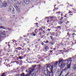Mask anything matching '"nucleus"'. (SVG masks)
<instances>
[{
	"label": "nucleus",
	"instance_id": "26",
	"mask_svg": "<svg viewBox=\"0 0 76 76\" xmlns=\"http://www.w3.org/2000/svg\"><path fill=\"white\" fill-rule=\"evenodd\" d=\"M49 44H51V45H54V44L51 42H49Z\"/></svg>",
	"mask_w": 76,
	"mask_h": 76
},
{
	"label": "nucleus",
	"instance_id": "15",
	"mask_svg": "<svg viewBox=\"0 0 76 76\" xmlns=\"http://www.w3.org/2000/svg\"><path fill=\"white\" fill-rule=\"evenodd\" d=\"M54 17H46L45 18V19H53Z\"/></svg>",
	"mask_w": 76,
	"mask_h": 76
},
{
	"label": "nucleus",
	"instance_id": "17",
	"mask_svg": "<svg viewBox=\"0 0 76 76\" xmlns=\"http://www.w3.org/2000/svg\"><path fill=\"white\" fill-rule=\"evenodd\" d=\"M71 76H76V75H75V73H73L71 75Z\"/></svg>",
	"mask_w": 76,
	"mask_h": 76
},
{
	"label": "nucleus",
	"instance_id": "35",
	"mask_svg": "<svg viewBox=\"0 0 76 76\" xmlns=\"http://www.w3.org/2000/svg\"><path fill=\"white\" fill-rule=\"evenodd\" d=\"M42 45H44V43H43V42H42Z\"/></svg>",
	"mask_w": 76,
	"mask_h": 76
},
{
	"label": "nucleus",
	"instance_id": "18",
	"mask_svg": "<svg viewBox=\"0 0 76 76\" xmlns=\"http://www.w3.org/2000/svg\"><path fill=\"white\" fill-rule=\"evenodd\" d=\"M0 29H5V28L4 26H0Z\"/></svg>",
	"mask_w": 76,
	"mask_h": 76
},
{
	"label": "nucleus",
	"instance_id": "14",
	"mask_svg": "<svg viewBox=\"0 0 76 76\" xmlns=\"http://www.w3.org/2000/svg\"><path fill=\"white\" fill-rule=\"evenodd\" d=\"M21 76H25V74L24 73H22L21 75ZM26 76H29V74H27L26 75Z\"/></svg>",
	"mask_w": 76,
	"mask_h": 76
},
{
	"label": "nucleus",
	"instance_id": "34",
	"mask_svg": "<svg viewBox=\"0 0 76 76\" xmlns=\"http://www.w3.org/2000/svg\"><path fill=\"white\" fill-rule=\"evenodd\" d=\"M60 13H61V12H57V13H58V14H60Z\"/></svg>",
	"mask_w": 76,
	"mask_h": 76
},
{
	"label": "nucleus",
	"instance_id": "10",
	"mask_svg": "<svg viewBox=\"0 0 76 76\" xmlns=\"http://www.w3.org/2000/svg\"><path fill=\"white\" fill-rule=\"evenodd\" d=\"M24 1L26 4H28L29 3V1L28 0H24Z\"/></svg>",
	"mask_w": 76,
	"mask_h": 76
},
{
	"label": "nucleus",
	"instance_id": "12",
	"mask_svg": "<svg viewBox=\"0 0 76 76\" xmlns=\"http://www.w3.org/2000/svg\"><path fill=\"white\" fill-rule=\"evenodd\" d=\"M3 7V3L0 0V8H2Z\"/></svg>",
	"mask_w": 76,
	"mask_h": 76
},
{
	"label": "nucleus",
	"instance_id": "29",
	"mask_svg": "<svg viewBox=\"0 0 76 76\" xmlns=\"http://www.w3.org/2000/svg\"><path fill=\"white\" fill-rule=\"evenodd\" d=\"M18 48V50H20L21 49V48L20 47H19L18 48Z\"/></svg>",
	"mask_w": 76,
	"mask_h": 76
},
{
	"label": "nucleus",
	"instance_id": "47",
	"mask_svg": "<svg viewBox=\"0 0 76 76\" xmlns=\"http://www.w3.org/2000/svg\"><path fill=\"white\" fill-rule=\"evenodd\" d=\"M52 36L53 35V34H52Z\"/></svg>",
	"mask_w": 76,
	"mask_h": 76
},
{
	"label": "nucleus",
	"instance_id": "19",
	"mask_svg": "<svg viewBox=\"0 0 76 76\" xmlns=\"http://www.w3.org/2000/svg\"><path fill=\"white\" fill-rule=\"evenodd\" d=\"M36 75V73H33L32 75V76H35Z\"/></svg>",
	"mask_w": 76,
	"mask_h": 76
},
{
	"label": "nucleus",
	"instance_id": "4",
	"mask_svg": "<svg viewBox=\"0 0 76 76\" xmlns=\"http://www.w3.org/2000/svg\"><path fill=\"white\" fill-rule=\"evenodd\" d=\"M8 10H10L11 13H12V14H14L15 13V9L13 8V7L12 6H10V7L9 8H8Z\"/></svg>",
	"mask_w": 76,
	"mask_h": 76
},
{
	"label": "nucleus",
	"instance_id": "51",
	"mask_svg": "<svg viewBox=\"0 0 76 76\" xmlns=\"http://www.w3.org/2000/svg\"><path fill=\"white\" fill-rule=\"evenodd\" d=\"M10 30H11V29H10Z\"/></svg>",
	"mask_w": 76,
	"mask_h": 76
},
{
	"label": "nucleus",
	"instance_id": "31",
	"mask_svg": "<svg viewBox=\"0 0 76 76\" xmlns=\"http://www.w3.org/2000/svg\"><path fill=\"white\" fill-rule=\"evenodd\" d=\"M38 72H39L38 70H37V71L36 72V73H38Z\"/></svg>",
	"mask_w": 76,
	"mask_h": 76
},
{
	"label": "nucleus",
	"instance_id": "13",
	"mask_svg": "<svg viewBox=\"0 0 76 76\" xmlns=\"http://www.w3.org/2000/svg\"><path fill=\"white\" fill-rule=\"evenodd\" d=\"M72 68L73 69H76V64L72 66Z\"/></svg>",
	"mask_w": 76,
	"mask_h": 76
},
{
	"label": "nucleus",
	"instance_id": "7",
	"mask_svg": "<svg viewBox=\"0 0 76 76\" xmlns=\"http://www.w3.org/2000/svg\"><path fill=\"white\" fill-rule=\"evenodd\" d=\"M44 74L45 76H50V72H48L47 71H46V72H45Z\"/></svg>",
	"mask_w": 76,
	"mask_h": 76
},
{
	"label": "nucleus",
	"instance_id": "25",
	"mask_svg": "<svg viewBox=\"0 0 76 76\" xmlns=\"http://www.w3.org/2000/svg\"><path fill=\"white\" fill-rule=\"evenodd\" d=\"M10 0L12 2H13V1H16V0Z\"/></svg>",
	"mask_w": 76,
	"mask_h": 76
},
{
	"label": "nucleus",
	"instance_id": "45",
	"mask_svg": "<svg viewBox=\"0 0 76 76\" xmlns=\"http://www.w3.org/2000/svg\"><path fill=\"white\" fill-rule=\"evenodd\" d=\"M3 32H4V33L5 32V31H3Z\"/></svg>",
	"mask_w": 76,
	"mask_h": 76
},
{
	"label": "nucleus",
	"instance_id": "46",
	"mask_svg": "<svg viewBox=\"0 0 76 76\" xmlns=\"http://www.w3.org/2000/svg\"><path fill=\"white\" fill-rule=\"evenodd\" d=\"M75 35V33H74L73 34V35Z\"/></svg>",
	"mask_w": 76,
	"mask_h": 76
},
{
	"label": "nucleus",
	"instance_id": "53",
	"mask_svg": "<svg viewBox=\"0 0 76 76\" xmlns=\"http://www.w3.org/2000/svg\"><path fill=\"white\" fill-rule=\"evenodd\" d=\"M47 35H48V34H47Z\"/></svg>",
	"mask_w": 76,
	"mask_h": 76
},
{
	"label": "nucleus",
	"instance_id": "54",
	"mask_svg": "<svg viewBox=\"0 0 76 76\" xmlns=\"http://www.w3.org/2000/svg\"><path fill=\"white\" fill-rule=\"evenodd\" d=\"M47 22H48V21H47Z\"/></svg>",
	"mask_w": 76,
	"mask_h": 76
},
{
	"label": "nucleus",
	"instance_id": "42",
	"mask_svg": "<svg viewBox=\"0 0 76 76\" xmlns=\"http://www.w3.org/2000/svg\"><path fill=\"white\" fill-rule=\"evenodd\" d=\"M61 16H63V13H62V14H61Z\"/></svg>",
	"mask_w": 76,
	"mask_h": 76
},
{
	"label": "nucleus",
	"instance_id": "52",
	"mask_svg": "<svg viewBox=\"0 0 76 76\" xmlns=\"http://www.w3.org/2000/svg\"><path fill=\"white\" fill-rule=\"evenodd\" d=\"M37 25H38V23L37 24Z\"/></svg>",
	"mask_w": 76,
	"mask_h": 76
},
{
	"label": "nucleus",
	"instance_id": "38",
	"mask_svg": "<svg viewBox=\"0 0 76 76\" xmlns=\"http://www.w3.org/2000/svg\"><path fill=\"white\" fill-rule=\"evenodd\" d=\"M35 34H33V36H35Z\"/></svg>",
	"mask_w": 76,
	"mask_h": 76
},
{
	"label": "nucleus",
	"instance_id": "50",
	"mask_svg": "<svg viewBox=\"0 0 76 76\" xmlns=\"http://www.w3.org/2000/svg\"><path fill=\"white\" fill-rule=\"evenodd\" d=\"M64 17H66V16H65Z\"/></svg>",
	"mask_w": 76,
	"mask_h": 76
},
{
	"label": "nucleus",
	"instance_id": "43",
	"mask_svg": "<svg viewBox=\"0 0 76 76\" xmlns=\"http://www.w3.org/2000/svg\"><path fill=\"white\" fill-rule=\"evenodd\" d=\"M60 28V26H58V28Z\"/></svg>",
	"mask_w": 76,
	"mask_h": 76
},
{
	"label": "nucleus",
	"instance_id": "22",
	"mask_svg": "<svg viewBox=\"0 0 76 76\" xmlns=\"http://www.w3.org/2000/svg\"><path fill=\"white\" fill-rule=\"evenodd\" d=\"M35 33H38V29H36L35 31Z\"/></svg>",
	"mask_w": 76,
	"mask_h": 76
},
{
	"label": "nucleus",
	"instance_id": "11",
	"mask_svg": "<svg viewBox=\"0 0 76 76\" xmlns=\"http://www.w3.org/2000/svg\"><path fill=\"white\" fill-rule=\"evenodd\" d=\"M63 19V17H62L60 19V21L59 22V23H60V25H61V23H63V21H63V20H62V19Z\"/></svg>",
	"mask_w": 76,
	"mask_h": 76
},
{
	"label": "nucleus",
	"instance_id": "27",
	"mask_svg": "<svg viewBox=\"0 0 76 76\" xmlns=\"http://www.w3.org/2000/svg\"><path fill=\"white\" fill-rule=\"evenodd\" d=\"M32 67L34 68H35V67H36V65L33 66Z\"/></svg>",
	"mask_w": 76,
	"mask_h": 76
},
{
	"label": "nucleus",
	"instance_id": "16",
	"mask_svg": "<svg viewBox=\"0 0 76 76\" xmlns=\"http://www.w3.org/2000/svg\"><path fill=\"white\" fill-rule=\"evenodd\" d=\"M74 60L75 61H76V55H75L73 57Z\"/></svg>",
	"mask_w": 76,
	"mask_h": 76
},
{
	"label": "nucleus",
	"instance_id": "6",
	"mask_svg": "<svg viewBox=\"0 0 76 76\" xmlns=\"http://www.w3.org/2000/svg\"><path fill=\"white\" fill-rule=\"evenodd\" d=\"M3 6L4 7H6L7 6V2L6 1H4Z\"/></svg>",
	"mask_w": 76,
	"mask_h": 76
},
{
	"label": "nucleus",
	"instance_id": "20",
	"mask_svg": "<svg viewBox=\"0 0 76 76\" xmlns=\"http://www.w3.org/2000/svg\"><path fill=\"white\" fill-rule=\"evenodd\" d=\"M21 4V1H18V4Z\"/></svg>",
	"mask_w": 76,
	"mask_h": 76
},
{
	"label": "nucleus",
	"instance_id": "1",
	"mask_svg": "<svg viewBox=\"0 0 76 76\" xmlns=\"http://www.w3.org/2000/svg\"><path fill=\"white\" fill-rule=\"evenodd\" d=\"M58 64V62L56 61L54 64H52L51 65L50 64H48L46 65V66L44 68L43 70H45V71H47L48 70V69H50V70L51 69V72L52 76L54 75V73L55 72H53V70H55L57 69V65Z\"/></svg>",
	"mask_w": 76,
	"mask_h": 76
},
{
	"label": "nucleus",
	"instance_id": "24",
	"mask_svg": "<svg viewBox=\"0 0 76 76\" xmlns=\"http://www.w3.org/2000/svg\"><path fill=\"white\" fill-rule=\"evenodd\" d=\"M48 48V47L46 46L45 48V50H47Z\"/></svg>",
	"mask_w": 76,
	"mask_h": 76
},
{
	"label": "nucleus",
	"instance_id": "33",
	"mask_svg": "<svg viewBox=\"0 0 76 76\" xmlns=\"http://www.w3.org/2000/svg\"><path fill=\"white\" fill-rule=\"evenodd\" d=\"M48 31H51V29H48Z\"/></svg>",
	"mask_w": 76,
	"mask_h": 76
},
{
	"label": "nucleus",
	"instance_id": "48",
	"mask_svg": "<svg viewBox=\"0 0 76 76\" xmlns=\"http://www.w3.org/2000/svg\"><path fill=\"white\" fill-rule=\"evenodd\" d=\"M7 42H6L5 43L6 44H7Z\"/></svg>",
	"mask_w": 76,
	"mask_h": 76
},
{
	"label": "nucleus",
	"instance_id": "39",
	"mask_svg": "<svg viewBox=\"0 0 76 76\" xmlns=\"http://www.w3.org/2000/svg\"><path fill=\"white\" fill-rule=\"evenodd\" d=\"M69 13H72V12H69Z\"/></svg>",
	"mask_w": 76,
	"mask_h": 76
},
{
	"label": "nucleus",
	"instance_id": "30",
	"mask_svg": "<svg viewBox=\"0 0 76 76\" xmlns=\"http://www.w3.org/2000/svg\"><path fill=\"white\" fill-rule=\"evenodd\" d=\"M46 43H47V44H48V42H48V41L47 40L46 41Z\"/></svg>",
	"mask_w": 76,
	"mask_h": 76
},
{
	"label": "nucleus",
	"instance_id": "5",
	"mask_svg": "<svg viewBox=\"0 0 76 76\" xmlns=\"http://www.w3.org/2000/svg\"><path fill=\"white\" fill-rule=\"evenodd\" d=\"M34 69H32L30 68L28 70H26V72L27 73H29L31 74V73H32V72L34 71Z\"/></svg>",
	"mask_w": 76,
	"mask_h": 76
},
{
	"label": "nucleus",
	"instance_id": "44",
	"mask_svg": "<svg viewBox=\"0 0 76 76\" xmlns=\"http://www.w3.org/2000/svg\"><path fill=\"white\" fill-rule=\"evenodd\" d=\"M61 76V74H60V75L59 76Z\"/></svg>",
	"mask_w": 76,
	"mask_h": 76
},
{
	"label": "nucleus",
	"instance_id": "40",
	"mask_svg": "<svg viewBox=\"0 0 76 76\" xmlns=\"http://www.w3.org/2000/svg\"><path fill=\"white\" fill-rule=\"evenodd\" d=\"M60 52H61L63 51V50H60Z\"/></svg>",
	"mask_w": 76,
	"mask_h": 76
},
{
	"label": "nucleus",
	"instance_id": "57",
	"mask_svg": "<svg viewBox=\"0 0 76 76\" xmlns=\"http://www.w3.org/2000/svg\"><path fill=\"white\" fill-rule=\"evenodd\" d=\"M55 6H56V5H55Z\"/></svg>",
	"mask_w": 76,
	"mask_h": 76
},
{
	"label": "nucleus",
	"instance_id": "3",
	"mask_svg": "<svg viewBox=\"0 0 76 76\" xmlns=\"http://www.w3.org/2000/svg\"><path fill=\"white\" fill-rule=\"evenodd\" d=\"M63 60L62 58H60L59 59L58 65L61 67V69L63 68L64 67V64L63 62Z\"/></svg>",
	"mask_w": 76,
	"mask_h": 76
},
{
	"label": "nucleus",
	"instance_id": "55",
	"mask_svg": "<svg viewBox=\"0 0 76 76\" xmlns=\"http://www.w3.org/2000/svg\"><path fill=\"white\" fill-rule=\"evenodd\" d=\"M54 50H55V49H54Z\"/></svg>",
	"mask_w": 76,
	"mask_h": 76
},
{
	"label": "nucleus",
	"instance_id": "56",
	"mask_svg": "<svg viewBox=\"0 0 76 76\" xmlns=\"http://www.w3.org/2000/svg\"><path fill=\"white\" fill-rule=\"evenodd\" d=\"M48 21H49V20H48Z\"/></svg>",
	"mask_w": 76,
	"mask_h": 76
},
{
	"label": "nucleus",
	"instance_id": "21",
	"mask_svg": "<svg viewBox=\"0 0 76 76\" xmlns=\"http://www.w3.org/2000/svg\"><path fill=\"white\" fill-rule=\"evenodd\" d=\"M1 76H6V74L5 73H3L2 74Z\"/></svg>",
	"mask_w": 76,
	"mask_h": 76
},
{
	"label": "nucleus",
	"instance_id": "49",
	"mask_svg": "<svg viewBox=\"0 0 76 76\" xmlns=\"http://www.w3.org/2000/svg\"><path fill=\"white\" fill-rule=\"evenodd\" d=\"M15 16V15H14V16Z\"/></svg>",
	"mask_w": 76,
	"mask_h": 76
},
{
	"label": "nucleus",
	"instance_id": "37",
	"mask_svg": "<svg viewBox=\"0 0 76 76\" xmlns=\"http://www.w3.org/2000/svg\"><path fill=\"white\" fill-rule=\"evenodd\" d=\"M19 58L20 59V60H21L22 59V57H19Z\"/></svg>",
	"mask_w": 76,
	"mask_h": 76
},
{
	"label": "nucleus",
	"instance_id": "2",
	"mask_svg": "<svg viewBox=\"0 0 76 76\" xmlns=\"http://www.w3.org/2000/svg\"><path fill=\"white\" fill-rule=\"evenodd\" d=\"M73 61L72 58H69L68 59L64 60L63 61V63L64 64V66H67V67H66L65 69H63V71H69L70 70V68L71 67V62Z\"/></svg>",
	"mask_w": 76,
	"mask_h": 76
},
{
	"label": "nucleus",
	"instance_id": "9",
	"mask_svg": "<svg viewBox=\"0 0 76 76\" xmlns=\"http://www.w3.org/2000/svg\"><path fill=\"white\" fill-rule=\"evenodd\" d=\"M6 34H1V35L0 36V39H1L2 38H4L5 37H6Z\"/></svg>",
	"mask_w": 76,
	"mask_h": 76
},
{
	"label": "nucleus",
	"instance_id": "8",
	"mask_svg": "<svg viewBox=\"0 0 76 76\" xmlns=\"http://www.w3.org/2000/svg\"><path fill=\"white\" fill-rule=\"evenodd\" d=\"M15 7V9H16L17 12H19V13H20V8H19V7L16 6Z\"/></svg>",
	"mask_w": 76,
	"mask_h": 76
},
{
	"label": "nucleus",
	"instance_id": "36",
	"mask_svg": "<svg viewBox=\"0 0 76 76\" xmlns=\"http://www.w3.org/2000/svg\"><path fill=\"white\" fill-rule=\"evenodd\" d=\"M69 23V21H67V22L66 23V24H67V23Z\"/></svg>",
	"mask_w": 76,
	"mask_h": 76
},
{
	"label": "nucleus",
	"instance_id": "32",
	"mask_svg": "<svg viewBox=\"0 0 76 76\" xmlns=\"http://www.w3.org/2000/svg\"><path fill=\"white\" fill-rule=\"evenodd\" d=\"M0 20H3V18H0Z\"/></svg>",
	"mask_w": 76,
	"mask_h": 76
},
{
	"label": "nucleus",
	"instance_id": "41",
	"mask_svg": "<svg viewBox=\"0 0 76 76\" xmlns=\"http://www.w3.org/2000/svg\"><path fill=\"white\" fill-rule=\"evenodd\" d=\"M50 38H53V36H50Z\"/></svg>",
	"mask_w": 76,
	"mask_h": 76
},
{
	"label": "nucleus",
	"instance_id": "28",
	"mask_svg": "<svg viewBox=\"0 0 76 76\" xmlns=\"http://www.w3.org/2000/svg\"><path fill=\"white\" fill-rule=\"evenodd\" d=\"M42 29H39V31H42Z\"/></svg>",
	"mask_w": 76,
	"mask_h": 76
},
{
	"label": "nucleus",
	"instance_id": "23",
	"mask_svg": "<svg viewBox=\"0 0 76 76\" xmlns=\"http://www.w3.org/2000/svg\"><path fill=\"white\" fill-rule=\"evenodd\" d=\"M63 73V71H61L60 73V75H62V74Z\"/></svg>",
	"mask_w": 76,
	"mask_h": 76
}]
</instances>
